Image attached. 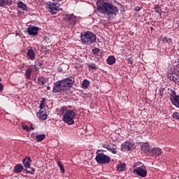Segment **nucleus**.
Wrapping results in <instances>:
<instances>
[{
  "mask_svg": "<svg viewBox=\"0 0 179 179\" xmlns=\"http://www.w3.org/2000/svg\"><path fill=\"white\" fill-rule=\"evenodd\" d=\"M96 10L106 15L108 17H115L118 15V7L113 6L111 3L104 2V0H97Z\"/></svg>",
  "mask_w": 179,
  "mask_h": 179,
  "instance_id": "f257e3e1",
  "label": "nucleus"
},
{
  "mask_svg": "<svg viewBox=\"0 0 179 179\" xmlns=\"http://www.w3.org/2000/svg\"><path fill=\"white\" fill-rule=\"evenodd\" d=\"M60 115H63V121L67 125H73L75 124V117H76V113L75 110H70L66 106H62L59 108Z\"/></svg>",
  "mask_w": 179,
  "mask_h": 179,
  "instance_id": "f03ea898",
  "label": "nucleus"
},
{
  "mask_svg": "<svg viewBox=\"0 0 179 179\" xmlns=\"http://www.w3.org/2000/svg\"><path fill=\"white\" fill-rule=\"evenodd\" d=\"M73 79L71 78H67L64 80L57 81L55 83L53 87V93H61L64 90H66L68 87H72L74 83Z\"/></svg>",
  "mask_w": 179,
  "mask_h": 179,
  "instance_id": "7ed1b4c3",
  "label": "nucleus"
},
{
  "mask_svg": "<svg viewBox=\"0 0 179 179\" xmlns=\"http://www.w3.org/2000/svg\"><path fill=\"white\" fill-rule=\"evenodd\" d=\"M167 76L170 80L177 82L179 79V64L168 69Z\"/></svg>",
  "mask_w": 179,
  "mask_h": 179,
  "instance_id": "20e7f679",
  "label": "nucleus"
},
{
  "mask_svg": "<svg viewBox=\"0 0 179 179\" xmlns=\"http://www.w3.org/2000/svg\"><path fill=\"white\" fill-rule=\"evenodd\" d=\"M81 40L83 44H93L96 41V35L92 34L91 31L83 32L81 34Z\"/></svg>",
  "mask_w": 179,
  "mask_h": 179,
  "instance_id": "39448f33",
  "label": "nucleus"
},
{
  "mask_svg": "<svg viewBox=\"0 0 179 179\" xmlns=\"http://www.w3.org/2000/svg\"><path fill=\"white\" fill-rule=\"evenodd\" d=\"M95 160H96L97 163L99 164H108V163H110V157L106 155L104 153H99L98 150Z\"/></svg>",
  "mask_w": 179,
  "mask_h": 179,
  "instance_id": "423d86ee",
  "label": "nucleus"
},
{
  "mask_svg": "<svg viewBox=\"0 0 179 179\" xmlns=\"http://www.w3.org/2000/svg\"><path fill=\"white\" fill-rule=\"evenodd\" d=\"M46 8H48V12L52 15L59 12V6H57V3L49 1L46 3Z\"/></svg>",
  "mask_w": 179,
  "mask_h": 179,
  "instance_id": "0eeeda50",
  "label": "nucleus"
},
{
  "mask_svg": "<svg viewBox=\"0 0 179 179\" xmlns=\"http://www.w3.org/2000/svg\"><path fill=\"white\" fill-rule=\"evenodd\" d=\"M135 173L137 174V176H139L140 177H142L144 178V177H146L148 176V171H146V166H143V164H141V166L137 167L135 169Z\"/></svg>",
  "mask_w": 179,
  "mask_h": 179,
  "instance_id": "6e6552de",
  "label": "nucleus"
},
{
  "mask_svg": "<svg viewBox=\"0 0 179 179\" xmlns=\"http://www.w3.org/2000/svg\"><path fill=\"white\" fill-rule=\"evenodd\" d=\"M38 30H40L38 27L30 25L27 28V33L29 36H37V34H38Z\"/></svg>",
  "mask_w": 179,
  "mask_h": 179,
  "instance_id": "1a4fd4ad",
  "label": "nucleus"
},
{
  "mask_svg": "<svg viewBox=\"0 0 179 179\" xmlns=\"http://www.w3.org/2000/svg\"><path fill=\"white\" fill-rule=\"evenodd\" d=\"M135 148L134 147V144L129 142H124L121 145V150L122 152H127V150H134Z\"/></svg>",
  "mask_w": 179,
  "mask_h": 179,
  "instance_id": "9d476101",
  "label": "nucleus"
},
{
  "mask_svg": "<svg viewBox=\"0 0 179 179\" xmlns=\"http://www.w3.org/2000/svg\"><path fill=\"white\" fill-rule=\"evenodd\" d=\"M162 153H163V151L162 150V149L159 147H157L151 149L150 152V156L157 157V156H160Z\"/></svg>",
  "mask_w": 179,
  "mask_h": 179,
  "instance_id": "9b49d317",
  "label": "nucleus"
},
{
  "mask_svg": "<svg viewBox=\"0 0 179 179\" xmlns=\"http://www.w3.org/2000/svg\"><path fill=\"white\" fill-rule=\"evenodd\" d=\"M150 145L149 143H143L141 145V152H143L145 155H150Z\"/></svg>",
  "mask_w": 179,
  "mask_h": 179,
  "instance_id": "f8f14e48",
  "label": "nucleus"
},
{
  "mask_svg": "<svg viewBox=\"0 0 179 179\" xmlns=\"http://www.w3.org/2000/svg\"><path fill=\"white\" fill-rule=\"evenodd\" d=\"M36 115L39 120H42L43 121H45V120H47V113L41 109L36 113Z\"/></svg>",
  "mask_w": 179,
  "mask_h": 179,
  "instance_id": "ddd939ff",
  "label": "nucleus"
},
{
  "mask_svg": "<svg viewBox=\"0 0 179 179\" xmlns=\"http://www.w3.org/2000/svg\"><path fill=\"white\" fill-rule=\"evenodd\" d=\"M64 19L73 24H75L77 22L76 17L73 15H66Z\"/></svg>",
  "mask_w": 179,
  "mask_h": 179,
  "instance_id": "4468645a",
  "label": "nucleus"
},
{
  "mask_svg": "<svg viewBox=\"0 0 179 179\" xmlns=\"http://www.w3.org/2000/svg\"><path fill=\"white\" fill-rule=\"evenodd\" d=\"M31 163V158L30 157H26L23 159V164L26 169H30V164Z\"/></svg>",
  "mask_w": 179,
  "mask_h": 179,
  "instance_id": "2eb2a0df",
  "label": "nucleus"
},
{
  "mask_svg": "<svg viewBox=\"0 0 179 179\" xmlns=\"http://www.w3.org/2000/svg\"><path fill=\"white\" fill-rule=\"evenodd\" d=\"M12 0H0V6L5 8L6 6H10L12 5Z\"/></svg>",
  "mask_w": 179,
  "mask_h": 179,
  "instance_id": "dca6fc26",
  "label": "nucleus"
},
{
  "mask_svg": "<svg viewBox=\"0 0 179 179\" xmlns=\"http://www.w3.org/2000/svg\"><path fill=\"white\" fill-rule=\"evenodd\" d=\"M103 148H105V149H107V150H109V152H111L113 155H116L117 153V149L111 147L110 145H103Z\"/></svg>",
  "mask_w": 179,
  "mask_h": 179,
  "instance_id": "f3484780",
  "label": "nucleus"
},
{
  "mask_svg": "<svg viewBox=\"0 0 179 179\" xmlns=\"http://www.w3.org/2000/svg\"><path fill=\"white\" fill-rule=\"evenodd\" d=\"M126 169H127V165H125V164L120 163L117 165V171H125Z\"/></svg>",
  "mask_w": 179,
  "mask_h": 179,
  "instance_id": "a211bd4d",
  "label": "nucleus"
},
{
  "mask_svg": "<svg viewBox=\"0 0 179 179\" xmlns=\"http://www.w3.org/2000/svg\"><path fill=\"white\" fill-rule=\"evenodd\" d=\"M27 55L29 57V59H33L35 57L34 50L29 49L27 50Z\"/></svg>",
  "mask_w": 179,
  "mask_h": 179,
  "instance_id": "6ab92c4d",
  "label": "nucleus"
},
{
  "mask_svg": "<svg viewBox=\"0 0 179 179\" xmlns=\"http://www.w3.org/2000/svg\"><path fill=\"white\" fill-rule=\"evenodd\" d=\"M22 170H23V166L22 164H17L14 168V173H21Z\"/></svg>",
  "mask_w": 179,
  "mask_h": 179,
  "instance_id": "aec40b11",
  "label": "nucleus"
},
{
  "mask_svg": "<svg viewBox=\"0 0 179 179\" xmlns=\"http://www.w3.org/2000/svg\"><path fill=\"white\" fill-rule=\"evenodd\" d=\"M17 6L20 9H22V10H27V6L23 1H18Z\"/></svg>",
  "mask_w": 179,
  "mask_h": 179,
  "instance_id": "412c9836",
  "label": "nucleus"
},
{
  "mask_svg": "<svg viewBox=\"0 0 179 179\" xmlns=\"http://www.w3.org/2000/svg\"><path fill=\"white\" fill-rule=\"evenodd\" d=\"M36 142H41V141H44L45 139V134H38L35 138Z\"/></svg>",
  "mask_w": 179,
  "mask_h": 179,
  "instance_id": "4be33fe9",
  "label": "nucleus"
},
{
  "mask_svg": "<svg viewBox=\"0 0 179 179\" xmlns=\"http://www.w3.org/2000/svg\"><path fill=\"white\" fill-rule=\"evenodd\" d=\"M107 62H108V65H113V64L115 63V57H114V56H110L107 59Z\"/></svg>",
  "mask_w": 179,
  "mask_h": 179,
  "instance_id": "5701e85b",
  "label": "nucleus"
},
{
  "mask_svg": "<svg viewBox=\"0 0 179 179\" xmlns=\"http://www.w3.org/2000/svg\"><path fill=\"white\" fill-rule=\"evenodd\" d=\"M33 72V69L31 68L27 69L26 73H25V76L27 79H30L31 77V73Z\"/></svg>",
  "mask_w": 179,
  "mask_h": 179,
  "instance_id": "b1692460",
  "label": "nucleus"
},
{
  "mask_svg": "<svg viewBox=\"0 0 179 179\" xmlns=\"http://www.w3.org/2000/svg\"><path fill=\"white\" fill-rule=\"evenodd\" d=\"M89 85H90V83L87 80H84L82 83V87L83 89H87L89 87Z\"/></svg>",
  "mask_w": 179,
  "mask_h": 179,
  "instance_id": "393cba45",
  "label": "nucleus"
},
{
  "mask_svg": "<svg viewBox=\"0 0 179 179\" xmlns=\"http://www.w3.org/2000/svg\"><path fill=\"white\" fill-rule=\"evenodd\" d=\"M162 42L164 44H170V43H173V39H171V38L164 37Z\"/></svg>",
  "mask_w": 179,
  "mask_h": 179,
  "instance_id": "a878e982",
  "label": "nucleus"
},
{
  "mask_svg": "<svg viewBox=\"0 0 179 179\" xmlns=\"http://www.w3.org/2000/svg\"><path fill=\"white\" fill-rule=\"evenodd\" d=\"M38 85L43 86V85H45V83H47V80L43 77H41L38 79Z\"/></svg>",
  "mask_w": 179,
  "mask_h": 179,
  "instance_id": "bb28decb",
  "label": "nucleus"
},
{
  "mask_svg": "<svg viewBox=\"0 0 179 179\" xmlns=\"http://www.w3.org/2000/svg\"><path fill=\"white\" fill-rule=\"evenodd\" d=\"M57 165L59 167L61 172L64 174V173H65V169H64V165L62 164V163L60 161H58Z\"/></svg>",
  "mask_w": 179,
  "mask_h": 179,
  "instance_id": "cd10ccee",
  "label": "nucleus"
},
{
  "mask_svg": "<svg viewBox=\"0 0 179 179\" xmlns=\"http://www.w3.org/2000/svg\"><path fill=\"white\" fill-rule=\"evenodd\" d=\"M41 110H43L44 107H45V99L43 98L42 100L41 101V103L39 106Z\"/></svg>",
  "mask_w": 179,
  "mask_h": 179,
  "instance_id": "c85d7f7f",
  "label": "nucleus"
},
{
  "mask_svg": "<svg viewBox=\"0 0 179 179\" xmlns=\"http://www.w3.org/2000/svg\"><path fill=\"white\" fill-rule=\"evenodd\" d=\"M22 128H23V129H24L25 131H31V129L32 130L34 129V127H33L31 126V127H28L27 125H23Z\"/></svg>",
  "mask_w": 179,
  "mask_h": 179,
  "instance_id": "c756f323",
  "label": "nucleus"
},
{
  "mask_svg": "<svg viewBox=\"0 0 179 179\" xmlns=\"http://www.w3.org/2000/svg\"><path fill=\"white\" fill-rule=\"evenodd\" d=\"M173 118H175V120H179V113L174 112L173 114Z\"/></svg>",
  "mask_w": 179,
  "mask_h": 179,
  "instance_id": "7c9ffc66",
  "label": "nucleus"
},
{
  "mask_svg": "<svg viewBox=\"0 0 179 179\" xmlns=\"http://www.w3.org/2000/svg\"><path fill=\"white\" fill-rule=\"evenodd\" d=\"M90 69H96V66L94 64L92 63L88 65Z\"/></svg>",
  "mask_w": 179,
  "mask_h": 179,
  "instance_id": "2f4dec72",
  "label": "nucleus"
},
{
  "mask_svg": "<svg viewBox=\"0 0 179 179\" xmlns=\"http://www.w3.org/2000/svg\"><path fill=\"white\" fill-rule=\"evenodd\" d=\"M92 52H93V54H99V52H100V49L94 48L92 50Z\"/></svg>",
  "mask_w": 179,
  "mask_h": 179,
  "instance_id": "473e14b6",
  "label": "nucleus"
},
{
  "mask_svg": "<svg viewBox=\"0 0 179 179\" xmlns=\"http://www.w3.org/2000/svg\"><path fill=\"white\" fill-rule=\"evenodd\" d=\"M142 9L141 6H136L135 8V10L137 12H139V10H141Z\"/></svg>",
  "mask_w": 179,
  "mask_h": 179,
  "instance_id": "72a5a7b5",
  "label": "nucleus"
},
{
  "mask_svg": "<svg viewBox=\"0 0 179 179\" xmlns=\"http://www.w3.org/2000/svg\"><path fill=\"white\" fill-rule=\"evenodd\" d=\"M155 12H157V13H159V12H160V11L159 10V6H155Z\"/></svg>",
  "mask_w": 179,
  "mask_h": 179,
  "instance_id": "f704fd0d",
  "label": "nucleus"
},
{
  "mask_svg": "<svg viewBox=\"0 0 179 179\" xmlns=\"http://www.w3.org/2000/svg\"><path fill=\"white\" fill-rule=\"evenodd\" d=\"M137 166H142V163L141 162H138L135 164V167H136Z\"/></svg>",
  "mask_w": 179,
  "mask_h": 179,
  "instance_id": "c9c22d12",
  "label": "nucleus"
},
{
  "mask_svg": "<svg viewBox=\"0 0 179 179\" xmlns=\"http://www.w3.org/2000/svg\"><path fill=\"white\" fill-rule=\"evenodd\" d=\"M3 89V85L0 83V92Z\"/></svg>",
  "mask_w": 179,
  "mask_h": 179,
  "instance_id": "e433bc0d",
  "label": "nucleus"
},
{
  "mask_svg": "<svg viewBox=\"0 0 179 179\" xmlns=\"http://www.w3.org/2000/svg\"><path fill=\"white\" fill-rule=\"evenodd\" d=\"M128 64H132V60H131V59H128Z\"/></svg>",
  "mask_w": 179,
  "mask_h": 179,
  "instance_id": "4c0bfd02",
  "label": "nucleus"
},
{
  "mask_svg": "<svg viewBox=\"0 0 179 179\" xmlns=\"http://www.w3.org/2000/svg\"><path fill=\"white\" fill-rule=\"evenodd\" d=\"M51 87H47V90H50Z\"/></svg>",
  "mask_w": 179,
  "mask_h": 179,
  "instance_id": "58836bf2",
  "label": "nucleus"
},
{
  "mask_svg": "<svg viewBox=\"0 0 179 179\" xmlns=\"http://www.w3.org/2000/svg\"><path fill=\"white\" fill-rule=\"evenodd\" d=\"M133 173H135V169L133 170Z\"/></svg>",
  "mask_w": 179,
  "mask_h": 179,
  "instance_id": "ea45409f",
  "label": "nucleus"
},
{
  "mask_svg": "<svg viewBox=\"0 0 179 179\" xmlns=\"http://www.w3.org/2000/svg\"><path fill=\"white\" fill-rule=\"evenodd\" d=\"M0 80H1V78H0Z\"/></svg>",
  "mask_w": 179,
  "mask_h": 179,
  "instance_id": "a19ab883",
  "label": "nucleus"
}]
</instances>
